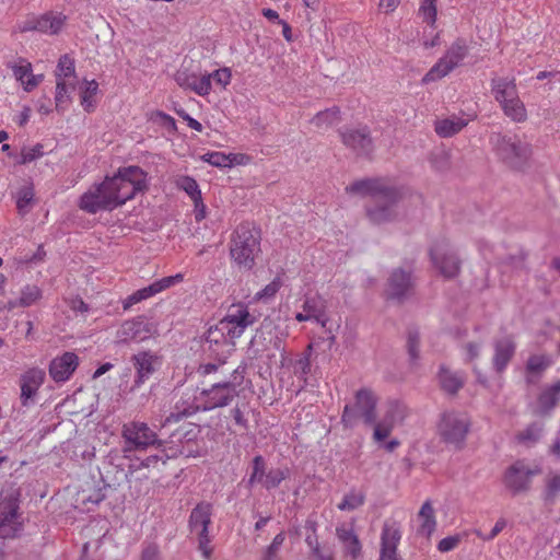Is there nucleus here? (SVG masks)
I'll return each instance as SVG.
<instances>
[{
	"label": "nucleus",
	"mask_w": 560,
	"mask_h": 560,
	"mask_svg": "<svg viewBox=\"0 0 560 560\" xmlns=\"http://www.w3.org/2000/svg\"><path fill=\"white\" fill-rule=\"evenodd\" d=\"M148 190L147 173L139 166L119 167L117 173L85 191L79 207L88 213L113 210Z\"/></svg>",
	"instance_id": "1"
},
{
	"label": "nucleus",
	"mask_w": 560,
	"mask_h": 560,
	"mask_svg": "<svg viewBox=\"0 0 560 560\" xmlns=\"http://www.w3.org/2000/svg\"><path fill=\"white\" fill-rule=\"evenodd\" d=\"M346 192L371 198V203L365 206V213L370 222L377 225L390 222L396 218V207L402 198V192L398 187L388 185L381 177L354 180L346 187Z\"/></svg>",
	"instance_id": "2"
},
{
	"label": "nucleus",
	"mask_w": 560,
	"mask_h": 560,
	"mask_svg": "<svg viewBox=\"0 0 560 560\" xmlns=\"http://www.w3.org/2000/svg\"><path fill=\"white\" fill-rule=\"evenodd\" d=\"M200 395L206 397V402L202 407L192 402H176L174 411L166 417L165 423L178 422L184 418L197 413L199 410L207 411L226 407L237 396V389L233 382L222 381L213 383L210 388H203Z\"/></svg>",
	"instance_id": "3"
},
{
	"label": "nucleus",
	"mask_w": 560,
	"mask_h": 560,
	"mask_svg": "<svg viewBox=\"0 0 560 560\" xmlns=\"http://www.w3.org/2000/svg\"><path fill=\"white\" fill-rule=\"evenodd\" d=\"M260 231L249 222L238 224L230 240V256L240 269L252 270L260 253Z\"/></svg>",
	"instance_id": "4"
},
{
	"label": "nucleus",
	"mask_w": 560,
	"mask_h": 560,
	"mask_svg": "<svg viewBox=\"0 0 560 560\" xmlns=\"http://www.w3.org/2000/svg\"><path fill=\"white\" fill-rule=\"evenodd\" d=\"M490 143L497 158L513 171H524L532 156V145L516 135L493 132Z\"/></svg>",
	"instance_id": "5"
},
{
	"label": "nucleus",
	"mask_w": 560,
	"mask_h": 560,
	"mask_svg": "<svg viewBox=\"0 0 560 560\" xmlns=\"http://www.w3.org/2000/svg\"><path fill=\"white\" fill-rule=\"evenodd\" d=\"M491 92L494 100L501 105L503 113L515 122H524L527 112L518 97L515 79L494 77L491 79Z\"/></svg>",
	"instance_id": "6"
},
{
	"label": "nucleus",
	"mask_w": 560,
	"mask_h": 560,
	"mask_svg": "<svg viewBox=\"0 0 560 560\" xmlns=\"http://www.w3.org/2000/svg\"><path fill=\"white\" fill-rule=\"evenodd\" d=\"M377 397L369 388H361L354 395V404L346 405L341 422L346 428L354 427L360 419L368 425L376 421Z\"/></svg>",
	"instance_id": "7"
},
{
	"label": "nucleus",
	"mask_w": 560,
	"mask_h": 560,
	"mask_svg": "<svg viewBox=\"0 0 560 560\" xmlns=\"http://www.w3.org/2000/svg\"><path fill=\"white\" fill-rule=\"evenodd\" d=\"M253 348L256 347V354L258 352L267 351V358L271 361L280 355L281 364L285 359L284 355V341L283 338L278 334L277 327L272 320L266 318L261 322L259 328L250 340Z\"/></svg>",
	"instance_id": "8"
},
{
	"label": "nucleus",
	"mask_w": 560,
	"mask_h": 560,
	"mask_svg": "<svg viewBox=\"0 0 560 560\" xmlns=\"http://www.w3.org/2000/svg\"><path fill=\"white\" fill-rule=\"evenodd\" d=\"M541 474V469L526 465L525 460L518 459L510 465L502 477V482L511 495L516 497L526 493L532 488V478Z\"/></svg>",
	"instance_id": "9"
},
{
	"label": "nucleus",
	"mask_w": 560,
	"mask_h": 560,
	"mask_svg": "<svg viewBox=\"0 0 560 560\" xmlns=\"http://www.w3.org/2000/svg\"><path fill=\"white\" fill-rule=\"evenodd\" d=\"M469 420L465 415L456 411L444 412L438 424V432L441 439L460 448L469 431Z\"/></svg>",
	"instance_id": "10"
},
{
	"label": "nucleus",
	"mask_w": 560,
	"mask_h": 560,
	"mask_svg": "<svg viewBox=\"0 0 560 560\" xmlns=\"http://www.w3.org/2000/svg\"><path fill=\"white\" fill-rule=\"evenodd\" d=\"M341 142L357 156L371 159L375 145L368 125L345 127L338 130Z\"/></svg>",
	"instance_id": "11"
},
{
	"label": "nucleus",
	"mask_w": 560,
	"mask_h": 560,
	"mask_svg": "<svg viewBox=\"0 0 560 560\" xmlns=\"http://www.w3.org/2000/svg\"><path fill=\"white\" fill-rule=\"evenodd\" d=\"M121 435L126 444L124 452L143 451L149 446L160 447L164 444L144 422L132 421L124 424Z\"/></svg>",
	"instance_id": "12"
},
{
	"label": "nucleus",
	"mask_w": 560,
	"mask_h": 560,
	"mask_svg": "<svg viewBox=\"0 0 560 560\" xmlns=\"http://www.w3.org/2000/svg\"><path fill=\"white\" fill-rule=\"evenodd\" d=\"M19 500L13 494L0 497V538L13 539L21 535L23 523L19 514Z\"/></svg>",
	"instance_id": "13"
},
{
	"label": "nucleus",
	"mask_w": 560,
	"mask_h": 560,
	"mask_svg": "<svg viewBox=\"0 0 560 560\" xmlns=\"http://www.w3.org/2000/svg\"><path fill=\"white\" fill-rule=\"evenodd\" d=\"M256 322V316L249 313L243 304L232 305L228 314L221 319V327L228 329L230 339L240 338L244 330Z\"/></svg>",
	"instance_id": "14"
},
{
	"label": "nucleus",
	"mask_w": 560,
	"mask_h": 560,
	"mask_svg": "<svg viewBox=\"0 0 560 560\" xmlns=\"http://www.w3.org/2000/svg\"><path fill=\"white\" fill-rule=\"evenodd\" d=\"M429 254L433 266L444 279L452 280L460 273L462 259L457 253L433 247L430 249Z\"/></svg>",
	"instance_id": "15"
},
{
	"label": "nucleus",
	"mask_w": 560,
	"mask_h": 560,
	"mask_svg": "<svg viewBox=\"0 0 560 560\" xmlns=\"http://www.w3.org/2000/svg\"><path fill=\"white\" fill-rule=\"evenodd\" d=\"M66 15L58 12H47L38 18L27 20L20 26L21 32L37 31L40 33L57 35L66 23Z\"/></svg>",
	"instance_id": "16"
},
{
	"label": "nucleus",
	"mask_w": 560,
	"mask_h": 560,
	"mask_svg": "<svg viewBox=\"0 0 560 560\" xmlns=\"http://www.w3.org/2000/svg\"><path fill=\"white\" fill-rule=\"evenodd\" d=\"M413 288L411 273L402 268L394 269L387 280V299L402 303Z\"/></svg>",
	"instance_id": "17"
},
{
	"label": "nucleus",
	"mask_w": 560,
	"mask_h": 560,
	"mask_svg": "<svg viewBox=\"0 0 560 560\" xmlns=\"http://www.w3.org/2000/svg\"><path fill=\"white\" fill-rule=\"evenodd\" d=\"M131 361L137 372L132 389L140 387L161 365L160 357L150 351L133 354Z\"/></svg>",
	"instance_id": "18"
},
{
	"label": "nucleus",
	"mask_w": 560,
	"mask_h": 560,
	"mask_svg": "<svg viewBox=\"0 0 560 560\" xmlns=\"http://www.w3.org/2000/svg\"><path fill=\"white\" fill-rule=\"evenodd\" d=\"M152 335V325L143 317L126 320L118 330L120 342H141Z\"/></svg>",
	"instance_id": "19"
},
{
	"label": "nucleus",
	"mask_w": 560,
	"mask_h": 560,
	"mask_svg": "<svg viewBox=\"0 0 560 560\" xmlns=\"http://www.w3.org/2000/svg\"><path fill=\"white\" fill-rule=\"evenodd\" d=\"M401 534L396 522H385L381 536L380 560H402L397 555Z\"/></svg>",
	"instance_id": "20"
},
{
	"label": "nucleus",
	"mask_w": 560,
	"mask_h": 560,
	"mask_svg": "<svg viewBox=\"0 0 560 560\" xmlns=\"http://www.w3.org/2000/svg\"><path fill=\"white\" fill-rule=\"evenodd\" d=\"M79 365V357L71 351L63 352L56 357L49 364V375L57 382L68 381Z\"/></svg>",
	"instance_id": "21"
},
{
	"label": "nucleus",
	"mask_w": 560,
	"mask_h": 560,
	"mask_svg": "<svg viewBox=\"0 0 560 560\" xmlns=\"http://www.w3.org/2000/svg\"><path fill=\"white\" fill-rule=\"evenodd\" d=\"M174 80L180 88L189 89L200 96L208 95L212 86L210 77H205L203 74L198 78L196 73L190 72L188 69L177 70L174 74Z\"/></svg>",
	"instance_id": "22"
},
{
	"label": "nucleus",
	"mask_w": 560,
	"mask_h": 560,
	"mask_svg": "<svg viewBox=\"0 0 560 560\" xmlns=\"http://www.w3.org/2000/svg\"><path fill=\"white\" fill-rule=\"evenodd\" d=\"M493 368L498 373H502L506 369L510 361L513 359L516 345L511 336H505L497 339L493 343Z\"/></svg>",
	"instance_id": "23"
},
{
	"label": "nucleus",
	"mask_w": 560,
	"mask_h": 560,
	"mask_svg": "<svg viewBox=\"0 0 560 560\" xmlns=\"http://www.w3.org/2000/svg\"><path fill=\"white\" fill-rule=\"evenodd\" d=\"M45 380V372L39 369H31L26 371L21 377V401L23 406H28L30 401L33 402L39 386Z\"/></svg>",
	"instance_id": "24"
},
{
	"label": "nucleus",
	"mask_w": 560,
	"mask_h": 560,
	"mask_svg": "<svg viewBox=\"0 0 560 560\" xmlns=\"http://www.w3.org/2000/svg\"><path fill=\"white\" fill-rule=\"evenodd\" d=\"M212 504L206 501L199 502L190 512L188 526L190 532L201 528L208 529L211 524Z\"/></svg>",
	"instance_id": "25"
},
{
	"label": "nucleus",
	"mask_w": 560,
	"mask_h": 560,
	"mask_svg": "<svg viewBox=\"0 0 560 560\" xmlns=\"http://www.w3.org/2000/svg\"><path fill=\"white\" fill-rule=\"evenodd\" d=\"M303 311L323 327L326 326L328 322L326 301L320 295L315 294L306 296L303 303Z\"/></svg>",
	"instance_id": "26"
},
{
	"label": "nucleus",
	"mask_w": 560,
	"mask_h": 560,
	"mask_svg": "<svg viewBox=\"0 0 560 560\" xmlns=\"http://www.w3.org/2000/svg\"><path fill=\"white\" fill-rule=\"evenodd\" d=\"M439 381L442 389L452 396H455L465 385L462 373L453 372L443 365L440 368Z\"/></svg>",
	"instance_id": "27"
},
{
	"label": "nucleus",
	"mask_w": 560,
	"mask_h": 560,
	"mask_svg": "<svg viewBox=\"0 0 560 560\" xmlns=\"http://www.w3.org/2000/svg\"><path fill=\"white\" fill-rule=\"evenodd\" d=\"M336 534L339 540L343 544L346 551L352 557L353 560H357L358 557L361 555L362 547L353 529L337 527Z\"/></svg>",
	"instance_id": "28"
},
{
	"label": "nucleus",
	"mask_w": 560,
	"mask_h": 560,
	"mask_svg": "<svg viewBox=\"0 0 560 560\" xmlns=\"http://www.w3.org/2000/svg\"><path fill=\"white\" fill-rule=\"evenodd\" d=\"M560 401V380L547 387L538 397V405L542 413H548Z\"/></svg>",
	"instance_id": "29"
},
{
	"label": "nucleus",
	"mask_w": 560,
	"mask_h": 560,
	"mask_svg": "<svg viewBox=\"0 0 560 560\" xmlns=\"http://www.w3.org/2000/svg\"><path fill=\"white\" fill-rule=\"evenodd\" d=\"M467 122L457 117L445 118L435 121L434 130L442 138L453 137L458 133Z\"/></svg>",
	"instance_id": "30"
},
{
	"label": "nucleus",
	"mask_w": 560,
	"mask_h": 560,
	"mask_svg": "<svg viewBox=\"0 0 560 560\" xmlns=\"http://www.w3.org/2000/svg\"><path fill=\"white\" fill-rule=\"evenodd\" d=\"M14 75L21 81L24 86V90L30 92L35 89L43 80L44 75H34L32 74V66L31 63L24 66H15L14 67Z\"/></svg>",
	"instance_id": "31"
},
{
	"label": "nucleus",
	"mask_w": 560,
	"mask_h": 560,
	"mask_svg": "<svg viewBox=\"0 0 560 560\" xmlns=\"http://www.w3.org/2000/svg\"><path fill=\"white\" fill-rule=\"evenodd\" d=\"M420 331L416 326L407 328L406 350L409 355V362L416 364L420 359Z\"/></svg>",
	"instance_id": "32"
},
{
	"label": "nucleus",
	"mask_w": 560,
	"mask_h": 560,
	"mask_svg": "<svg viewBox=\"0 0 560 560\" xmlns=\"http://www.w3.org/2000/svg\"><path fill=\"white\" fill-rule=\"evenodd\" d=\"M468 55V46L466 40L457 38L447 49L443 57L453 68H456Z\"/></svg>",
	"instance_id": "33"
},
{
	"label": "nucleus",
	"mask_w": 560,
	"mask_h": 560,
	"mask_svg": "<svg viewBox=\"0 0 560 560\" xmlns=\"http://www.w3.org/2000/svg\"><path fill=\"white\" fill-rule=\"evenodd\" d=\"M418 516L422 521L419 532L425 533L428 537L431 536V534L435 530L436 521L434 509L429 500L422 504Z\"/></svg>",
	"instance_id": "34"
},
{
	"label": "nucleus",
	"mask_w": 560,
	"mask_h": 560,
	"mask_svg": "<svg viewBox=\"0 0 560 560\" xmlns=\"http://www.w3.org/2000/svg\"><path fill=\"white\" fill-rule=\"evenodd\" d=\"M340 121V109L337 106L317 113L311 122L317 128H327Z\"/></svg>",
	"instance_id": "35"
},
{
	"label": "nucleus",
	"mask_w": 560,
	"mask_h": 560,
	"mask_svg": "<svg viewBox=\"0 0 560 560\" xmlns=\"http://www.w3.org/2000/svg\"><path fill=\"white\" fill-rule=\"evenodd\" d=\"M407 416V406L398 400H393L388 402L387 410L383 418L393 425H396L397 423L402 422Z\"/></svg>",
	"instance_id": "36"
},
{
	"label": "nucleus",
	"mask_w": 560,
	"mask_h": 560,
	"mask_svg": "<svg viewBox=\"0 0 560 560\" xmlns=\"http://www.w3.org/2000/svg\"><path fill=\"white\" fill-rule=\"evenodd\" d=\"M177 186L187 192V195L194 201L196 208H198L199 203H202L201 191L199 190L195 178L190 176H182L177 180ZM201 206L203 207V205Z\"/></svg>",
	"instance_id": "37"
},
{
	"label": "nucleus",
	"mask_w": 560,
	"mask_h": 560,
	"mask_svg": "<svg viewBox=\"0 0 560 560\" xmlns=\"http://www.w3.org/2000/svg\"><path fill=\"white\" fill-rule=\"evenodd\" d=\"M266 460L261 455H256L252 460V472L248 478V486L253 487L256 483L264 482L266 478Z\"/></svg>",
	"instance_id": "38"
},
{
	"label": "nucleus",
	"mask_w": 560,
	"mask_h": 560,
	"mask_svg": "<svg viewBox=\"0 0 560 560\" xmlns=\"http://www.w3.org/2000/svg\"><path fill=\"white\" fill-rule=\"evenodd\" d=\"M454 68L443 57L429 70L422 79L423 83L436 81L447 75Z\"/></svg>",
	"instance_id": "39"
},
{
	"label": "nucleus",
	"mask_w": 560,
	"mask_h": 560,
	"mask_svg": "<svg viewBox=\"0 0 560 560\" xmlns=\"http://www.w3.org/2000/svg\"><path fill=\"white\" fill-rule=\"evenodd\" d=\"M56 78L65 79L66 81H68L70 78L73 80L75 79L74 60L69 55H62L59 58L56 70Z\"/></svg>",
	"instance_id": "40"
},
{
	"label": "nucleus",
	"mask_w": 560,
	"mask_h": 560,
	"mask_svg": "<svg viewBox=\"0 0 560 560\" xmlns=\"http://www.w3.org/2000/svg\"><path fill=\"white\" fill-rule=\"evenodd\" d=\"M75 89V84L72 81H66L65 79H57L56 81V108L59 110L63 103L69 101V92Z\"/></svg>",
	"instance_id": "41"
},
{
	"label": "nucleus",
	"mask_w": 560,
	"mask_h": 560,
	"mask_svg": "<svg viewBox=\"0 0 560 560\" xmlns=\"http://www.w3.org/2000/svg\"><path fill=\"white\" fill-rule=\"evenodd\" d=\"M168 458V456H166L165 458L163 457H160L158 455H151V456H148L147 458H144L143 460H141L140 463H131L129 466H128V471L126 474V478L128 481H131V478L135 476V474L140 470L141 468H149V467H152V466H155L160 460L162 462V464L164 465L166 463V459Z\"/></svg>",
	"instance_id": "42"
},
{
	"label": "nucleus",
	"mask_w": 560,
	"mask_h": 560,
	"mask_svg": "<svg viewBox=\"0 0 560 560\" xmlns=\"http://www.w3.org/2000/svg\"><path fill=\"white\" fill-rule=\"evenodd\" d=\"M365 495L362 492L351 491L345 495L342 501L338 504L340 511H353L363 505Z\"/></svg>",
	"instance_id": "43"
},
{
	"label": "nucleus",
	"mask_w": 560,
	"mask_h": 560,
	"mask_svg": "<svg viewBox=\"0 0 560 560\" xmlns=\"http://www.w3.org/2000/svg\"><path fill=\"white\" fill-rule=\"evenodd\" d=\"M40 298L42 290L37 285H26L21 292L19 304L21 307H27L33 305Z\"/></svg>",
	"instance_id": "44"
},
{
	"label": "nucleus",
	"mask_w": 560,
	"mask_h": 560,
	"mask_svg": "<svg viewBox=\"0 0 560 560\" xmlns=\"http://www.w3.org/2000/svg\"><path fill=\"white\" fill-rule=\"evenodd\" d=\"M288 472H289L288 469H281V468L270 469L266 475L262 486L267 490L275 489V488L279 487V485L284 479L288 478Z\"/></svg>",
	"instance_id": "45"
},
{
	"label": "nucleus",
	"mask_w": 560,
	"mask_h": 560,
	"mask_svg": "<svg viewBox=\"0 0 560 560\" xmlns=\"http://www.w3.org/2000/svg\"><path fill=\"white\" fill-rule=\"evenodd\" d=\"M34 195L35 194L32 186H24L19 190L16 199V208L19 213L24 214L28 211L27 208L33 202Z\"/></svg>",
	"instance_id": "46"
},
{
	"label": "nucleus",
	"mask_w": 560,
	"mask_h": 560,
	"mask_svg": "<svg viewBox=\"0 0 560 560\" xmlns=\"http://www.w3.org/2000/svg\"><path fill=\"white\" fill-rule=\"evenodd\" d=\"M285 540L284 532H280L275 536L271 544L265 549L261 560H278V553Z\"/></svg>",
	"instance_id": "47"
},
{
	"label": "nucleus",
	"mask_w": 560,
	"mask_h": 560,
	"mask_svg": "<svg viewBox=\"0 0 560 560\" xmlns=\"http://www.w3.org/2000/svg\"><path fill=\"white\" fill-rule=\"evenodd\" d=\"M221 320L214 327H210L206 332V341L210 345H225L228 336L226 328H220Z\"/></svg>",
	"instance_id": "48"
},
{
	"label": "nucleus",
	"mask_w": 560,
	"mask_h": 560,
	"mask_svg": "<svg viewBox=\"0 0 560 560\" xmlns=\"http://www.w3.org/2000/svg\"><path fill=\"white\" fill-rule=\"evenodd\" d=\"M98 90V83L95 80L85 81V89L81 93V104L86 112H91L94 107L91 102L92 96L96 94Z\"/></svg>",
	"instance_id": "49"
},
{
	"label": "nucleus",
	"mask_w": 560,
	"mask_h": 560,
	"mask_svg": "<svg viewBox=\"0 0 560 560\" xmlns=\"http://www.w3.org/2000/svg\"><path fill=\"white\" fill-rule=\"evenodd\" d=\"M436 2L438 0H421L419 9V13L423 16V20L431 26H433L436 21Z\"/></svg>",
	"instance_id": "50"
},
{
	"label": "nucleus",
	"mask_w": 560,
	"mask_h": 560,
	"mask_svg": "<svg viewBox=\"0 0 560 560\" xmlns=\"http://www.w3.org/2000/svg\"><path fill=\"white\" fill-rule=\"evenodd\" d=\"M198 535V550L202 553L205 559H210L213 548L211 547V538L209 535V528H201L197 532Z\"/></svg>",
	"instance_id": "51"
},
{
	"label": "nucleus",
	"mask_w": 560,
	"mask_h": 560,
	"mask_svg": "<svg viewBox=\"0 0 560 560\" xmlns=\"http://www.w3.org/2000/svg\"><path fill=\"white\" fill-rule=\"evenodd\" d=\"M560 492V475H553L548 479L544 500L546 503L553 504L557 494Z\"/></svg>",
	"instance_id": "52"
},
{
	"label": "nucleus",
	"mask_w": 560,
	"mask_h": 560,
	"mask_svg": "<svg viewBox=\"0 0 560 560\" xmlns=\"http://www.w3.org/2000/svg\"><path fill=\"white\" fill-rule=\"evenodd\" d=\"M201 160L215 167H231V161L223 152H208L201 156Z\"/></svg>",
	"instance_id": "53"
},
{
	"label": "nucleus",
	"mask_w": 560,
	"mask_h": 560,
	"mask_svg": "<svg viewBox=\"0 0 560 560\" xmlns=\"http://www.w3.org/2000/svg\"><path fill=\"white\" fill-rule=\"evenodd\" d=\"M550 364V361L545 355H530L527 360L526 370L529 373H541Z\"/></svg>",
	"instance_id": "54"
},
{
	"label": "nucleus",
	"mask_w": 560,
	"mask_h": 560,
	"mask_svg": "<svg viewBox=\"0 0 560 560\" xmlns=\"http://www.w3.org/2000/svg\"><path fill=\"white\" fill-rule=\"evenodd\" d=\"M542 431L541 425L533 423L517 434L520 442H537Z\"/></svg>",
	"instance_id": "55"
},
{
	"label": "nucleus",
	"mask_w": 560,
	"mask_h": 560,
	"mask_svg": "<svg viewBox=\"0 0 560 560\" xmlns=\"http://www.w3.org/2000/svg\"><path fill=\"white\" fill-rule=\"evenodd\" d=\"M43 148L44 147L40 143H37L33 148H24L21 151V160L19 161V163L27 164L39 159L40 156L44 155Z\"/></svg>",
	"instance_id": "56"
},
{
	"label": "nucleus",
	"mask_w": 560,
	"mask_h": 560,
	"mask_svg": "<svg viewBox=\"0 0 560 560\" xmlns=\"http://www.w3.org/2000/svg\"><path fill=\"white\" fill-rule=\"evenodd\" d=\"M374 424V433L373 438L375 441L381 442L387 439L394 429L395 425H393L390 422H387L386 419H382L380 422H375Z\"/></svg>",
	"instance_id": "57"
},
{
	"label": "nucleus",
	"mask_w": 560,
	"mask_h": 560,
	"mask_svg": "<svg viewBox=\"0 0 560 560\" xmlns=\"http://www.w3.org/2000/svg\"><path fill=\"white\" fill-rule=\"evenodd\" d=\"M205 77H210V82L213 80L217 84L226 86L231 81L232 74L229 68H222L213 71L210 74H205Z\"/></svg>",
	"instance_id": "58"
},
{
	"label": "nucleus",
	"mask_w": 560,
	"mask_h": 560,
	"mask_svg": "<svg viewBox=\"0 0 560 560\" xmlns=\"http://www.w3.org/2000/svg\"><path fill=\"white\" fill-rule=\"evenodd\" d=\"M184 276L182 273H177L175 276H168L164 277L160 280H156L155 283L158 284V290L162 292L163 290L183 281Z\"/></svg>",
	"instance_id": "59"
},
{
	"label": "nucleus",
	"mask_w": 560,
	"mask_h": 560,
	"mask_svg": "<svg viewBox=\"0 0 560 560\" xmlns=\"http://www.w3.org/2000/svg\"><path fill=\"white\" fill-rule=\"evenodd\" d=\"M459 541L460 539L458 536H447L440 540L438 549L441 552L451 551L459 544Z\"/></svg>",
	"instance_id": "60"
},
{
	"label": "nucleus",
	"mask_w": 560,
	"mask_h": 560,
	"mask_svg": "<svg viewBox=\"0 0 560 560\" xmlns=\"http://www.w3.org/2000/svg\"><path fill=\"white\" fill-rule=\"evenodd\" d=\"M84 492L85 491L82 492V503L83 504H88V503L98 504L106 498V495L102 489L94 490L93 493H91L89 495H85Z\"/></svg>",
	"instance_id": "61"
},
{
	"label": "nucleus",
	"mask_w": 560,
	"mask_h": 560,
	"mask_svg": "<svg viewBox=\"0 0 560 560\" xmlns=\"http://www.w3.org/2000/svg\"><path fill=\"white\" fill-rule=\"evenodd\" d=\"M280 288V284L276 281H272L268 285H266L260 292L257 293V298H270L273 296Z\"/></svg>",
	"instance_id": "62"
},
{
	"label": "nucleus",
	"mask_w": 560,
	"mask_h": 560,
	"mask_svg": "<svg viewBox=\"0 0 560 560\" xmlns=\"http://www.w3.org/2000/svg\"><path fill=\"white\" fill-rule=\"evenodd\" d=\"M177 114L187 122V125L191 129H194L198 132H201L203 130L202 125L195 118L190 117L185 110H179V112H177Z\"/></svg>",
	"instance_id": "63"
},
{
	"label": "nucleus",
	"mask_w": 560,
	"mask_h": 560,
	"mask_svg": "<svg viewBox=\"0 0 560 560\" xmlns=\"http://www.w3.org/2000/svg\"><path fill=\"white\" fill-rule=\"evenodd\" d=\"M141 560H159V549L155 545L148 546L141 555Z\"/></svg>",
	"instance_id": "64"
}]
</instances>
